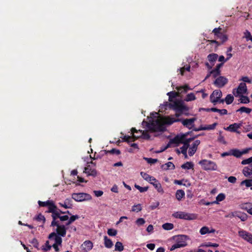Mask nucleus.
Masks as SVG:
<instances>
[{"label":"nucleus","mask_w":252,"mask_h":252,"mask_svg":"<svg viewBox=\"0 0 252 252\" xmlns=\"http://www.w3.org/2000/svg\"><path fill=\"white\" fill-rule=\"evenodd\" d=\"M227 82L228 80L226 78L223 76H220L214 81V84L219 88H221L227 84Z\"/></svg>","instance_id":"obj_16"},{"label":"nucleus","mask_w":252,"mask_h":252,"mask_svg":"<svg viewBox=\"0 0 252 252\" xmlns=\"http://www.w3.org/2000/svg\"><path fill=\"white\" fill-rule=\"evenodd\" d=\"M239 96H240V101L241 103L244 104H247L250 102V99L247 96L243 95H240Z\"/></svg>","instance_id":"obj_42"},{"label":"nucleus","mask_w":252,"mask_h":252,"mask_svg":"<svg viewBox=\"0 0 252 252\" xmlns=\"http://www.w3.org/2000/svg\"><path fill=\"white\" fill-rule=\"evenodd\" d=\"M143 159L146 161L149 164H154L158 161V159L157 158H148L144 157Z\"/></svg>","instance_id":"obj_50"},{"label":"nucleus","mask_w":252,"mask_h":252,"mask_svg":"<svg viewBox=\"0 0 252 252\" xmlns=\"http://www.w3.org/2000/svg\"><path fill=\"white\" fill-rule=\"evenodd\" d=\"M79 218V216L77 215H71L69 219H68V221L66 222V226H68L72 222H73L75 220L78 219Z\"/></svg>","instance_id":"obj_35"},{"label":"nucleus","mask_w":252,"mask_h":252,"mask_svg":"<svg viewBox=\"0 0 252 252\" xmlns=\"http://www.w3.org/2000/svg\"><path fill=\"white\" fill-rule=\"evenodd\" d=\"M172 216L175 218L188 220H195L197 217V215L195 214L189 213L182 211H178L172 214Z\"/></svg>","instance_id":"obj_4"},{"label":"nucleus","mask_w":252,"mask_h":252,"mask_svg":"<svg viewBox=\"0 0 252 252\" xmlns=\"http://www.w3.org/2000/svg\"><path fill=\"white\" fill-rule=\"evenodd\" d=\"M104 246L106 248L108 249H110L113 246V243L112 241L107 237V236H105L104 237Z\"/></svg>","instance_id":"obj_29"},{"label":"nucleus","mask_w":252,"mask_h":252,"mask_svg":"<svg viewBox=\"0 0 252 252\" xmlns=\"http://www.w3.org/2000/svg\"><path fill=\"white\" fill-rule=\"evenodd\" d=\"M218 38H220L223 42L226 41L227 39V36L222 33L220 34V36L218 37Z\"/></svg>","instance_id":"obj_61"},{"label":"nucleus","mask_w":252,"mask_h":252,"mask_svg":"<svg viewBox=\"0 0 252 252\" xmlns=\"http://www.w3.org/2000/svg\"><path fill=\"white\" fill-rule=\"evenodd\" d=\"M195 99L196 97L194 94L192 93H191L187 95L185 99V100L186 101H190L192 100H194Z\"/></svg>","instance_id":"obj_43"},{"label":"nucleus","mask_w":252,"mask_h":252,"mask_svg":"<svg viewBox=\"0 0 252 252\" xmlns=\"http://www.w3.org/2000/svg\"><path fill=\"white\" fill-rule=\"evenodd\" d=\"M238 235L245 241L252 244V234L245 230H240L238 231Z\"/></svg>","instance_id":"obj_12"},{"label":"nucleus","mask_w":252,"mask_h":252,"mask_svg":"<svg viewBox=\"0 0 252 252\" xmlns=\"http://www.w3.org/2000/svg\"><path fill=\"white\" fill-rule=\"evenodd\" d=\"M198 164L201 166L202 168L206 171H216L218 169L217 164L211 160L202 159L199 161Z\"/></svg>","instance_id":"obj_3"},{"label":"nucleus","mask_w":252,"mask_h":252,"mask_svg":"<svg viewBox=\"0 0 252 252\" xmlns=\"http://www.w3.org/2000/svg\"><path fill=\"white\" fill-rule=\"evenodd\" d=\"M167 95H168V96H169V99H168L169 101L171 103H172L173 101H174L173 99L175 98L178 95V94L177 93H176L175 92L171 91V92H168L167 94Z\"/></svg>","instance_id":"obj_34"},{"label":"nucleus","mask_w":252,"mask_h":252,"mask_svg":"<svg viewBox=\"0 0 252 252\" xmlns=\"http://www.w3.org/2000/svg\"><path fill=\"white\" fill-rule=\"evenodd\" d=\"M72 198L77 202H82L90 200L92 199V196L87 193H73L72 194Z\"/></svg>","instance_id":"obj_6"},{"label":"nucleus","mask_w":252,"mask_h":252,"mask_svg":"<svg viewBox=\"0 0 252 252\" xmlns=\"http://www.w3.org/2000/svg\"><path fill=\"white\" fill-rule=\"evenodd\" d=\"M175 165L172 162H168L164 164H162L161 166V168L165 170H169V169H175Z\"/></svg>","instance_id":"obj_28"},{"label":"nucleus","mask_w":252,"mask_h":252,"mask_svg":"<svg viewBox=\"0 0 252 252\" xmlns=\"http://www.w3.org/2000/svg\"><path fill=\"white\" fill-rule=\"evenodd\" d=\"M137 132H138L137 130L135 128H132L131 129V132L132 133V136L125 135L123 138V139L125 141H126L128 143H129L131 141H134L135 140V137H134V136H135V135H134V133H137Z\"/></svg>","instance_id":"obj_20"},{"label":"nucleus","mask_w":252,"mask_h":252,"mask_svg":"<svg viewBox=\"0 0 252 252\" xmlns=\"http://www.w3.org/2000/svg\"><path fill=\"white\" fill-rule=\"evenodd\" d=\"M242 126V123H234L229 125L228 127L225 128V130L231 131L236 132L237 133H240V131H238V129Z\"/></svg>","instance_id":"obj_17"},{"label":"nucleus","mask_w":252,"mask_h":252,"mask_svg":"<svg viewBox=\"0 0 252 252\" xmlns=\"http://www.w3.org/2000/svg\"><path fill=\"white\" fill-rule=\"evenodd\" d=\"M211 73L214 78H216L220 74V71H218L215 69L211 71Z\"/></svg>","instance_id":"obj_56"},{"label":"nucleus","mask_w":252,"mask_h":252,"mask_svg":"<svg viewBox=\"0 0 252 252\" xmlns=\"http://www.w3.org/2000/svg\"><path fill=\"white\" fill-rule=\"evenodd\" d=\"M187 136V134H181L176 135L174 138L170 139L168 143V144L171 145L173 144H175V146H178L180 143H182L185 141V137Z\"/></svg>","instance_id":"obj_8"},{"label":"nucleus","mask_w":252,"mask_h":252,"mask_svg":"<svg viewBox=\"0 0 252 252\" xmlns=\"http://www.w3.org/2000/svg\"><path fill=\"white\" fill-rule=\"evenodd\" d=\"M59 205L65 209L71 208L72 207V204L71 199L70 198H66L65 199L63 203H59Z\"/></svg>","instance_id":"obj_22"},{"label":"nucleus","mask_w":252,"mask_h":252,"mask_svg":"<svg viewBox=\"0 0 252 252\" xmlns=\"http://www.w3.org/2000/svg\"><path fill=\"white\" fill-rule=\"evenodd\" d=\"M62 213L61 212H58L57 215L55 216V220H53L51 224V226H55V225L57 224V223H59L58 220H57V219H59L60 221H64L67 220L69 219V217L67 215H63L61 216V214Z\"/></svg>","instance_id":"obj_13"},{"label":"nucleus","mask_w":252,"mask_h":252,"mask_svg":"<svg viewBox=\"0 0 252 252\" xmlns=\"http://www.w3.org/2000/svg\"><path fill=\"white\" fill-rule=\"evenodd\" d=\"M247 92V87L245 83H241L237 89L236 93L234 90L233 91L234 95L237 97L240 94H246Z\"/></svg>","instance_id":"obj_11"},{"label":"nucleus","mask_w":252,"mask_h":252,"mask_svg":"<svg viewBox=\"0 0 252 252\" xmlns=\"http://www.w3.org/2000/svg\"><path fill=\"white\" fill-rule=\"evenodd\" d=\"M194 164L192 162L187 161L181 165V167L185 169H190L193 168Z\"/></svg>","instance_id":"obj_37"},{"label":"nucleus","mask_w":252,"mask_h":252,"mask_svg":"<svg viewBox=\"0 0 252 252\" xmlns=\"http://www.w3.org/2000/svg\"><path fill=\"white\" fill-rule=\"evenodd\" d=\"M215 232V230L214 229L212 228H210L207 226H203L199 230V232L201 235L214 233Z\"/></svg>","instance_id":"obj_23"},{"label":"nucleus","mask_w":252,"mask_h":252,"mask_svg":"<svg viewBox=\"0 0 252 252\" xmlns=\"http://www.w3.org/2000/svg\"><path fill=\"white\" fill-rule=\"evenodd\" d=\"M222 96V93L220 90H215L212 94L210 95V101L216 105L217 102L223 103L224 99H220Z\"/></svg>","instance_id":"obj_7"},{"label":"nucleus","mask_w":252,"mask_h":252,"mask_svg":"<svg viewBox=\"0 0 252 252\" xmlns=\"http://www.w3.org/2000/svg\"><path fill=\"white\" fill-rule=\"evenodd\" d=\"M218 57V55L217 54L212 53L208 55L207 58L211 63H213L212 65H214V63L216 62Z\"/></svg>","instance_id":"obj_32"},{"label":"nucleus","mask_w":252,"mask_h":252,"mask_svg":"<svg viewBox=\"0 0 252 252\" xmlns=\"http://www.w3.org/2000/svg\"><path fill=\"white\" fill-rule=\"evenodd\" d=\"M169 105L171 108L177 112L183 113L189 110L188 107L184 104L182 100L176 99L172 103H170Z\"/></svg>","instance_id":"obj_5"},{"label":"nucleus","mask_w":252,"mask_h":252,"mask_svg":"<svg viewBox=\"0 0 252 252\" xmlns=\"http://www.w3.org/2000/svg\"><path fill=\"white\" fill-rule=\"evenodd\" d=\"M142 210V206L140 204L134 205L132 206V211L138 212Z\"/></svg>","instance_id":"obj_47"},{"label":"nucleus","mask_w":252,"mask_h":252,"mask_svg":"<svg viewBox=\"0 0 252 252\" xmlns=\"http://www.w3.org/2000/svg\"><path fill=\"white\" fill-rule=\"evenodd\" d=\"M55 226L57 227L56 229V233L58 235L62 237H64L65 236L66 230L68 228V226H66V224H60L59 223H57V224L55 225Z\"/></svg>","instance_id":"obj_10"},{"label":"nucleus","mask_w":252,"mask_h":252,"mask_svg":"<svg viewBox=\"0 0 252 252\" xmlns=\"http://www.w3.org/2000/svg\"><path fill=\"white\" fill-rule=\"evenodd\" d=\"M241 184H245L247 187L252 186V180H246L242 182Z\"/></svg>","instance_id":"obj_55"},{"label":"nucleus","mask_w":252,"mask_h":252,"mask_svg":"<svg viewBox=\"0 0 252 252\" xmlns=\"http://www.w3.org/2000/svg\"><path fill=\"white\" fill-rule=\"evenodd\" d=\"M200 141L196 140L189 146V156H192L196 152L197 147L200 144Z\"/></svg>","instance_id":"obj_15"},{"label":"nucleus","mask_w":252,"mask_h":252,"mask_svg":"<svg viewBox=\"0 0 252 252\" xmlns=\"http://www.w3.org/2000/svg\"><path fill=\"white\" fill-rule=\"evenodd\" d=\"M58 212H61L62 213H64V212H63L60 209H58L53 201H52L50 204L48 205V210L46 211V212L52 213V217L53 220H55V216L57 215Z\"/></svg>","instance_id":"obj_9"},{"label":"nucleus","mask_w":252,"mask_h":252,"mask_svg":"<svg viewBox=\"0 0 252 252\" xmlns=\"http://www.w3.org/2000/svg\"><path fill=\"white\" fill-rule=\"evenodd\" d=\"M134 187L136 189H137L139 190V191L140 192H146L147 191L148 189V187H140V186L137 185V184H135L134 185Z\"/></svg>","instance_id":"obj_48"},{"label":"nucleus","mask_w":252,"mask_h":252,"mask_svg":"<svg viewBox=\"0 0 252 252\" xmlns=\"http://www.w3.org/2000/svg\"><path fill=\"white\" fill-rule=\"evenodd\" d=\"M211 111L214 112H218L221 115H226L227 114V110L225 109H219L216 108H211Z\"/></svg>","instance_id":"obj_36"},{"label":"nucleus","mask_w":252,"mask_h":252,"mask_svg":"<svg viewBox=\"0 0 252 252\" xmlns=\"http://www.w3.org/2000/svg\"><path fill=\"white\" fill-rule=\"evenodd\" d=\"M202 246L209 247H218L219 245L217 243H212L211 242H205L204 243Z\"/></svg>","instance_id":"obj_53"},{"label":"nucleus","mask_w":252,"mask_h":252,"mask_svg":"<svg viewBox=\"0 0 252 252\" xmlns=\"http://www.w3.org/2000/svg\"><path fill=\"white\" fill-rule=\"evenodd\" d=\"M82 247L85 251H89L93 248V244L90 241H86L82 245Z\"/></svg>","instance_id":"obj_24"},{"label":"nucleus","mask_w":252,"mask_h":252,"mask_svg":"<svg viewBox=\"0 0 252 252\" xmlns=\"http://www.w3.org/2000/svg\"><path fill=\"white\" fill-rule=\"evenodd\" d=\"M234 100V97L231 94H227L224 99L227 104H231Z\"/></svg>","instance_id":"obj_39"},{"label":"nucleus","mask_w":252,"mask_h":252,"mask_svg":"<svg viewBox=\"0 0 252 252\" xmlns=\"http://www.w3.org/2000/svg\"><path fill=\"white\" fill-rule=\"evenodd\" d=\"M231 151V156H233L236 158H240L242 156V153L238 149H232Z\"/></svg>","instance_id":"obj_38"},{"label":"nucleus","mask_w":252,"mask_h":252,"mask_svg":"<svg viewBox=\"0 0 252 252\" xmlns=\"http://www.w3.org/2000/svg\"><path fill=\"white\" fill-rule=\"evenodd\" d=\"M155 181L149 182L150 184H152L155 188L157 189L158 192L163 194L164 193L163 189L161 186V184L154 177Z\"/></svg>","instance_id":"obj_18"},{"label":"nucleus","mask_w":252,"mask_h":252,"mask_svg":"<svg viewBox=\"0 0 252 252\" xmlns=\"http://www.w3.org/2000/svg\"><path fill=\"white\" fill-rule=\"evenodd\" d=\"M247 212L252 215V204L247 203L244 208Z\"/></svg>","instance_id":"obj_52"},{"label":"nucleus","mask_w":252,"mask_h":252,"mask_svg":"<svg viewBox=\"0 0 252 252\" xmlns=\"http://www.w3.org/2000/svg\"><path fill=\"white\" fill-rule=\"evenodd\" d=\"M51 201H50V200H48L47 201H44V202H43L41 201H38V204L40 206H42V207L48 206V205L49 204H50V203Z\"/></svg>","instance_id":"obj_57"},{"label":"nucleus","mask_w":252,"mask_h":252,"mask_svg":"<svg viewBox=\"0 0 252 252\" xmlns=\"http://www.w3.org/2000/svg\"><path fill=\"white\" fill-rule=\"evenodd\" d=\"M94 192L96 197H100L102 195L103 192L101 190H94Z\"/></svg>","instance_id":"obj_64"},{"label":"nucleus","mask_w":252,"mask_h":252,"mask_svg":"<svg viewBox=\"0 0 252 252\" xmlns=\"http://www.w3.org/2000/svg\"><path fill=\"white\" fill-rule=\"evenodd\" d=\"M176 89L180 93H186L188 90H192V89L190 88L188 85L177 87Z\"/></svg>","instance_id":"obj_33"},{"label":"nucleus","mask_w":252,"mask_h":252,"mask_svg":"<svg viewBox=\"0 0 252 252\" xmlns=\"http://www.w3.org/2000/svg\"><path fill=\"white\" fill-rule=\"evenodd\" d=\"M107 234L110 236H115L117 234V231L116 229L110 228L107 230Z\"/></svg>","instance_id":"obj_51"},{"label":"nucleus","mask_w":252,"mask_h":252,"mask_svg":"<svg viewBox=\"0 0 252 252\" xmlns=\"http://www.w3.org/2000/svg\"><path fill=\"white\" fill-rule=\"evenodd\" d=\"M162 227L164 230H170L173 228L174 225L171 223H165L162 225Z\"/></svg>","instance_id":"obj_44"},{"label":"nucleus","mask_w":252,"mask_h":252,"mask_svg":"<svg viewBox=\"0 0 252 252\" xmlns=\"http://www.w3.org/2000/svg\"><path fill=\"white\" fill-rule=\"evenodd\" d=\"M36 220L38 221H43V222H45V218L44 216L42 215L41 214H39L36 218Z\"/></svg>","instance_id":"obj_62"},{"label":"nucleus","mask_w":252,"mask_h":252,"mask_svg":"<svg viewBox=\"0 0 252 252\" xmlns=\"http://www.w3.org/2000/svg\"><path fill=\"white\" fill-rule=\"evenodd\" d=\"M140 174L142 178L146 181L149 182L153 181H155L154 177L153 176H150V175L148 174L147 173L144 172H141Z\"/></svg>","instance_id":"obj_30"},{"label":"nucleus","mask_w":252,"mask_h":252,"mask_svg":"<svg viewBox=\"0 0 252 252\" xmlns=\"http://www.w3.org/2000/svg\"><path fill=\"white\" fill-rule=\"evenodd\" d=\"M115 250L119 252L123 251L124 250L123 244L120 242H117L115 245Z\"/></svg>","instance_id":"obj_40"},{"label":"nucleus","mask_w":252,"mask_h":252,"mask_svg":"<svg viewBox=\"0 0 252 252\" xmlns=\"http://www.w3.org/2000/svg\"><path fill=\"white\" fill-rule=\"evenodd\" d=\"M145 222L146 221L143 218H139L137 219V220L135 221V223L138 226H139L144 225Z\"/></svg>","instance_id":"obj_54"},{"label":"nucleus","mask_w":252,"mask_h":252,"mask_svg":"<svg viewBox=\"0 0 252 252\" xmlns=\"http://www.w3.org/2000/svg\"><path fill=\"white\" fill-rule=\"evenodd\" d=\"M90 165L85 167L84 172L87 174L88 176H92L95 177L97 175V172L94 168L92 169L90 168Z\"/></svg>","instance_id":"obj_21"},{"label":"nucleus","mask_w":252,"mask_h":252,"mask_svg":"<svg viewBox=\"0 0 252 252\" xmlns=\"http://www.w3.org/2000/svg\"><path fill=\"white\" fill-rule=\"evenodd\" d=\"M185 192L182 189L177 190L175 194L176 198L179 201L181 200L182 199L185 197Z\"/></svg>","instance_id":"obj_31"},{"label":"nucleus","mask_w":252,"mask_h":252,"mask_svg":"<svg viewBox=\"0 0 252 252\" xmlns=\"http://www.w3.org/2000/svg\"><path fill=\"white\" fill-rule=\"evenodd\" d=\"M139 131L140 132L141 134L140 135H136L134 136L135 137V139L142 137L143 139L148 140L150 138V135L148 133L147 131H144V130H139Z\"/></svg>","instance_id":"obj_25"},{"label":"nucleus","mask_w":252,"mask_h":252,"mask_svg":"<svg viewBox=\"0 0 252 252\" xmlns=\"http://www.w3.org/2000/svg\"><path fill=\"white\" fill-rule=\"evenodd\" d=\"M103 152H104L105 154L109 153L112 154H116L117 155H120L121 153V152L119 150H117L116 149H112L110 151H104Z\"/></svg>","instance_id":"obj_46"},{"label":"nucleus","mask_w":252,"mask_h":252,"mask_svg":"<svg viewBox=\"0 0 252 252\" xmlns=\"http://www.w3.org/2000/svg\"><path fill=\"white\" fill-rule=\"evenodd\" d=\"M217 125V123H215L213 124L212 125H209L204 126H201L198 129H195V130L198 131V130H204L214 129L216 127Z\"/></svg>","instance_id":"obj_27"},{"label":"nucleus","mask_w":252,"mask_h":252,"mask_svg":"<svg viewBox=\"0 0 252 252\" xmlns=\"http://www.w3.org/2000/svg\"><path fill=\"white\" fill-rule=\"evenodd\" d=\"M252 111V109L249 108H247L244 106L240 107L237 110V112H240L241 113L245 112L247 114H249Z\"/></svg>","instance_id":"obj_45"},{"label":"nucleus","mask_w":252,"mask_h":252,"mask_svg":"<svg viewBox=\"0 0 252 252\" xmlns=\"http://www.w3.org/2000/svg\"><path fill=\"white\" fill-rule=\"evenodd\" d=\"M220 28H215L213 32L218 37L220 36V34H221V32H220Z\"/></svg>","instance_id":"obj_60"},{"label":"nucleus","mask_w":252,"mask_h":252,"mask_svg":"<svg viewBox=\"0 0 252 252\" xmlns=\"http://www.w3.org/2000/svg\"><path fill=\"white\" fill-rule=\"evenodd\" d=\"M236 180H237L236 178L234 176H230L228 178V181L229 183H233V184L235 183L236 182Z\"/></svg>","instance_id":"obj_63"},{"label":"nucleus","mask_w":252,"mask_h":252,"mask_svg":"<svg viewBox=\"0 0 252 252\" xmlns=\"http://www.w3.org/2000/svg\"><path fill=\"white\" fill-rule=\"evenodd\" d=\"M252 162V157L247 159L243 160L241 162L242 164L246 165Z\"/></svg>","instance_id":"obj_58"},{"label":"nucleus","mask_w":252,"mask_h":252,"mask_svg":"<svg viewBox=\"0 0 252 252\" xmlns=\"http://www.w3.org/2000/svg\"><path fill=\"white\" fill-rule=\"evenodd\" d=\"M62 236L58 235L56 232H54L51 233L48 236L49 239H51L52 238H54L55 243L57 245H61L62 243Z\"/></svg>","instance_id":"obj_19"},{"label":"nucleus","mask_w":252,"mask_h":252,"mask_svg":"<svg viewBox=\"0 0 252 252\" xmlns=\"http://www.w3.org/2000/svg\"><path fill=\"white\" fill-rule=\"evenodd\" d=\"M243 173L245 176L252 178V167H245L243 169Z\"/></svg>","instance_id":"obj_26"},{"label":"nucleus","mask_w":252,"mask_h":252,"mask_svg":"<svg viewBox=\"0 0 252 252\" xmlns=\"http://www.w3.org/2000/svg\"><path fill=\"white\" fill-rule=\"evenodd\" d=\"M169 147H170V145L167 144L166 146L161 147L159 150L156 151L155 152V153H160L161 152L164 151L165 150H166L167 148H168Z\"/></svg>","instance_id":"obj_59"},{"label":"nucleus","mask_w":252,"mask_h":252,"mask_svg":"<svg viewBox=\"0 0 252 252\" xmlns=\"http://www.w3.org/2000/svg\"><path fill=\"white\" fill-rule=\"evenodd\" d=\"M196 120L195 118L190 119H177L173 116L162 118L158 117L155 120L150 123L143 121V126H146L151 132L164 131L166 129L165 125H170L175 122H181L182 124L189 129L194 126V122Z\"/></svg>","instance_id":"obj_1"},{"label":"nucleus","mask_w":252,"mask_h":252,"mask_svg":"<svg viewBox=\"0 0 252 252\" xmlns=\"http://www.w3.org/2000/svg\"><path fill=\"white\" fill-rule=\"evenodd\" d=\"M193 139V138H191L186 139L182 143L183 144V146L180 148L181 153L185 156L186 158H187V150L189 146V143Z\"/></svg>","instance_id":"obj_14"},{"label":"nucleus","mask_w":252,"mask_h":252,"mask_svg":"<svg viewBox=\"0 0 252 252\" xmlns=\"http://www.w3.org/2000/svg\"><path fill=\"white\" fill-rule=\"evenodd\" d=\"M51 247L52 246L49 245V241H47L44 245L42 246V250H43L44 251L47 252L48 251H49L51 249Z\"/></svg>","instance_id":"obj_49"},{"label":"nucleus","mask_w":252,"mask_h":252,"mask_svg":"<svg viewBox=\"0 0 252 252\" xmlns=\"http://www.w3.org/2000/svg\"><path fill=\"white\" fill-rule=\"evenodd\" d=\"M175 243L170 248V250L173 251L176 249L186 247L187 245V236L186 235H178L174 238Z\"/></svg>","instance_id":"obj_2"},{"label":"nucleus","mask_w":252,"mask_h":252,"mask_svg":"<svg viewBox=\"0 0 252 252\" xmlns=\"http://www.w3.org/2000/svg\"><path fill=\"white\" fill-rule=\"evenodd\" d=\"M225 196L224 194L221 193L219 194L216 197V200L214 201L213 203L218 204L219 202L225 199Z\"/></svg>","instance_id":"obj_41"}]
</instances>
